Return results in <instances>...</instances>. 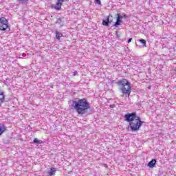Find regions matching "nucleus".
<instances>
[{
  "instance_id": "obj_1",
  "label": "nucleus",
  "mask_w": 176,
  "mask_h": 176,
  "mask_svg": "<svg viewBox=\"0 0 176 176\" xmlns=\"http://www.w3.org/2000/svg\"><path fill=\"white\" fill-rule=\"evenodd\" d=\"M72 107L78 115H85L89 108H90V104L85 98L78 99L72 102Z\"/></svg>"
},
{
  "instance_id": "obj_2",
  "label": "nucleus",
  "mask_w": 176,
  "mask_h": 176,
  "mask_svg": "<svg viewBox=\"0 0 176 176\" xmlns=\"http://www.w3.org/2000/svg\"><path fill=\"white\" fill-rule=\"evenodd\" d=\"M124 83H122V81H119L120 85H122V88L121 89L122 93L126 95V97H129L130 94L131 93V87L130 86V82L127 80H124Z\"/></svg>"
},
{
  "instance_id": "obj_3",
  "label": "nucleus",
  "mask_w": 176,
  "mask_h": 176,
  "mask_svg": "<svg viewBox=\"0 0 176 176\" xmlns=\"http://www.w3.org/2000/svg\"><path fill=\"white\" fill-rule=\"evenodd\" d=\"M143 122L141 121V119L135 120V121L131 122L129 123V127L131 131H138L141 126H142Z\"/></svg>"
},
{
  "instance_id": "obj_4",
  "label": "nucleus",
  "mask_w": 176,
  "mask_h": 176,
  "mask_svg": "<svg viewBox=\"0 0 176 176\" xmlns=\"http://www.w3.org/2000/svg\"><path fill=\"white\" fill-rule=\"evenodd\" d=\"M124 118L125 120H126V122H129V123L135 122V120H140V117H137L135 113H127L124 116Z\"/></svg>"
},
{
  "instance_id": "obj_5",
  "label": "nucleus",
  "mask_w": 176,
  "mask_h": 176,
  "mask_svg": "<svg viewBox=\"0 0 176 176\" xmlns=\"http://www.w3.org/2000/svg\"><path fill=\"white\" fill-rule=\"evenodd\" d=\"M9 28L8 20L5 17L0 18V31H6Z\"/></svg>"
},
{
  "instance_id": "obj_6",
  "label": "nucleus",
  "mask_w": 176,
  "mask_h": 176,
  "mask_svg": "<svg viewBox=\"0 0 176 176\" xmlns=\"http://www.w3.org/2000/svg\"><path fill=\"white\" fill-rule=\"evenodd\" d=\"M110 17L112 18V15L109 14V16H107V18L105 20L102 21V25H105L106 27H108V25H109V24L112 23V21L109 20Z\"/></svg>"
},
{
  "instance_id": "obj_7",
  "label": "nucleus",
  "mask_w": 176,
  "mask_h": 176,
  "mask_svg": "<svg viewBox=\"0 0 176 176\" xmlns=\"http://www.w3.org/2000/svg\"><path fill=\"white\" fill-rule=\"evenodd\" d=\"M57 171V169L55 168H51L50 170H48V175H56V172Z\"/></svg>"
},
{
  "instance_id": "obj_8",
  "label": "nucleus",
  "mask_w": 176,
  "mask_h": 176,
  "mask_svg": "<svg viewBox=\"0 0 176 176\" xmlns=\"http://www.w3.org/2000/svg\"><path fill=\"white\" fill-rule=\"evenodd\" d=\"M155 164H156V160L153 159L148 162V166L150 167L151 168H153V167H155Z\"/></svg>"
},
{
  "instance_id": "obj_9",
  "label": "nucleus",
  "mask_w": 176,
  "mask_h": 176,
  "mask_svg": "<svg viewBox=\"0 0 176 176\" xmlns=\"http://www.w3.org/2000/svg\"><path fill=\"white\" fill-rule=\"evenodd\" d=\"M122 23H123V21H122V19H120V17H117V21L114 24V27H119V25H120V24H122Z\"/></svg>"
},
{
  "instance_id": "obj_10",
  "label": "nucleus",
  "mask_w": 176,
  "mask_h": 176,
  "mask_svg": "<svg viewBox=\"0 0 176 176\" xmlns=\"http://www.w3.org/2000/svg\"><path fill=\"white\" fill-rule=\"evenodd\" d=\"M3 101H5V95H3V92L0 91V105H1Z\"/></svg>"
},
{
  "instance_id": "obj_11",
  "label": "nucleus",
  "mask_w": 176,
  "mask_h": 176,
  "mask_svg": "<svg viewBox=\"0 0 176 176\" xmlns=\"http://www.w3.org/2000/svg\"><path fill=\"white\" fill-rule=\"evenodd\" d=\"M6 131V126L5 125H1L0 126V135H2L3 133Z\"/></svg>"
},
{
  "instance_id": "obj_12",
  "label": "nucleus",
  "mask_w": 176,
  "mask_h": 176,
  "mask_svg": "<svg viewBox=\"0 0 176 176\" xmlns=\"http://www.w3.org/2000/svg\"><path fill=\"white\" fill-rule=\"evenodd\" d=\"M61 2H64V1H58L56 3V5L55 6V9H56V10H60L61 9Z\"/></svg>"
},
{
  "instance_id": "obj_13",
  "label": "nucleus",
  "mask_w": 176,
  "mask_h": 176,
  "mask_svg": "<svg viewBox=\"0 0 176 176\" xmlns=\"http://www.w3.org/2000/svg\"><path fill=\"white\" fill-rule=\"evenodd\" d=\"M56 39L60 41V38H61L63 36V33H61L60 32H56Z\"/></svg>"
},
{
  "instance_id": "obj_14",
  "label": "nucleus",
  "mask_w": 176,
  "mask_h": 176,
  "mask_svg": "<svg viewBox=\"0 0 176 176\" xmlns=\"http://www.w3.org/2000/svg\"><path fill=\"white\" fill-rule=\"evenodd\" d=\"M117 17H119L120 20H122L124 17L126 18V14L120 15V14H117Z\"/></svg>"
},
{
  "instance_id": "obj_15",
  "label": "nucleus",
  "mask_w": 176,
  "mask_h": 176,
  "mask_svg": "<svg viewBox=\"0 0 176 176\" xmlns=\"http://www.w3.org/2000/svg\"><path fill=\"white\" fill-rule=\"evenodd\" d=\"M140 42L142 43L143 46H146V41H145L144 39H141V40H140Z\"/></svg>"
},
{
  "instance_id": "obj_16",
  "label": "nucleus",
  "mask_w": 176,
  "mask_h": 176,
  "mask_svg": "<svg viewBox=\"0 0 176 176\" xmlns=\"http://www.w3.org/2000/svg\"><path fill=\"white\" fill-rule=\"evenodd\" d=\"M34 144H42V141H41V140H38L36 138H35L34 140Z\"/></svg>"
},
{
  "instance_id": "obj_17",
  "label": "nucleus",
  "mask_w": 176,
  "mask_h": 176,
  "mask_svg": "<svg viewBox=\"0 0 176 176\" xmlns=\"http://www.w3.org/2000/svg\"><path fill=\"white\" fill-rule=\"evenodd\" d=\"M96 3H98V5H101V0H95Z\"/></svg>"
},
{
  "instance_id": "obj_18",
  "label": "nucleus",
  "mask_w": 176,
  "mask_h": 176,
  "mask_svg": "<svg viewBox=\"0 0 176 176\" xmlns=\"http://www.w3.org/2000/svg\"><path fill=\"white\" fill-rule=\"evenodd\" d=\"M20 2H27L28 0H19Z\"/></svg>"
},
{
  "instance_id": "obj_19",
  "label": "nucleus",
  "mask_w": 176,
  "mask_h": 176,
  "mask_svg": "<svg viewBox=\"0 0 176 176\" xmlns=\"http://www.w3.org/2000/svg\"><path fill=\"white\" fill-rule=\"evenodd\" d=\"M131 41H133V38H129V39L128 40V43H130V42H131Z\"/></svg>"
},
{
  "instance_id": "obj_20",
  "label": "nucleus",
  "mask_w": 176,
  "mask_h": 176,
  "mask_svg": "<svg viewBox=\"0 0 176 176\" xmlns=\"http://www.w3.org/2000/svg\"><path fill=\"white\" fill-rule=\"evenodd\" d=\"M58 2H64L65 0H57Z\"/></svg>"
},
{
  "instance_id": "obj_21",
  "label": "nucleus",
  "mask_w": 176,
  "mask_h": 176,
  "mask_svg": "<svg viewBox=\"0 0 176 176\" xmlns=\"http://www.w3.org/2000/svg\"><path fill=\"white\" fill-rule=\"evenodd\" d=\"M78 74V72H75L74 76H76Z\"/></svg>"
}]
</instances>
